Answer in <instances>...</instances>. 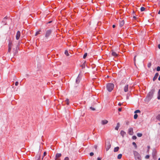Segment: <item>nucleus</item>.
<instances>
[{
	"mask_svg": "<svg viewBox=\"0 0 160 160\" xmlns=\"http://www.w3.org/2000/svg\"><path fill=\"white\" fill-rule=\"evenodd\" d=\"M52 32V30L51 29H49L46 31L45 34V38L48 39V38L50 36Z\"/></svg>",
	"mask_w": 160,
	"mask_h": 160,
	"instance_id": "obj_4",
	"label": "nucleus"
},
{
	"mask_svg": "<svg viewBox=\"0 0 160 160\" xmlns=\"http://www.w3.org/2000/svg\"><path fill=\"white\" fill-rule=\"evenodd\" d=\"M97 147L98 146L97 145H95L94 146V148L96 149H97Z\"/></svg>",
	"mask_w": 160,
	"mask_h": 160,
	"instance_id": "obj_45",
	"label": "nucleus"
},
{
	"mask_svg": "<svg viewBox=\"0 0 160 160\" xmlns=\"http://www.w3.org/2000/svg\"><path fill=\"white\" fill-rule=\"evenodd\" d=\"M158 48L160 49V44H159L158 46Z\"/></svg>",
	"mask_w": 160,
	"mask_h": 160,
	"instance_id": "obj_49",
	"label": "nucleus"
},
{
	"mask_svg": "<svg viewBox=\"0 0 160 160\" xmlns=\"http://www.w3.org/2000/svg\"><path fill=\"white\" fill-rule=\"evenodd\" d=\"M148 151L149 149L150 148V146H148Z\"/></svg>",
	"mask_w": 160,
	"mask_h": 160,
	"instance_id": "obj_48",
	"label": "nucleus"
},
{
	"mask_svg": "<svg viewBox=\"0 0 160 160\" xmlns=\"http://www.w3.org/2000/svg\"><path fill=\"white\" fill-rule=\"evenodd\" d=\"M158 14H160V10L159 11Z\"/></svg>",
	"mask_w": 160,
	"mask_h": 160,
	"instance_id": "obj_54",
	"label": "nucleus"
},
{
	"mask_svg": "<svg viewBox=\"0 0 160 160\" xmlns=\"http://www.w3.org/2000/svg\"><path fill=\"white\" fill-rule=\"evenodd\" d=\"M141 11H143L145 10V8L143 7H142L140 9Z\"/></svg>",
	"mask_w": 160,
	"mask_h": 160,
	"instance_id": "obj_30",
	"label": "nucleus"
},
{
	"mask_svg": "<svg viewBox=\"0 0 160 160\" xmlns=\"http://www.w3.org/2000/svg\"><path fill=\"white\" fill-rule=\"evenodd\" d=\"M119 127H120V124L119 122H118L117 123V126H116V127L115 128V130H118Z\"/></svg>",
	"mask_w": 160,
	"mask_h": 160,
	"instance_id": "obj_18",
	"label": "nucleus"
},
{
	"mask_svg": "<svg viewBox=\"0 0 160 160\" xmlns=\"http://www.w3.org/2000/svg\"><path fill=\"white\" fill-rule=\"evenodd\" d=\"M112 55L114 57H117L118 56V54L113 50H112Z\"/></svg>",
	"mask_w": 160,
	"mask_h": 160,
	"instance_id": "obj_16",
	"label": "nucleus"
},
{
	"mask_svg": "<svg viewBox=\"0 0 160 160\" xmlns=\"http://www.w3.org/2000/svg\"><path fill=\"white\" fill-rule=\"evenodd\" d=\"M40 32L41 30H39L38 31L36 32L35 34V36H37L38 35L40 34Z\"/></svg>",
	"mask_w": 160,
	"mask_h": 160,
	"instance_id": "obj_23",
	"label": "nucleus"
},
{
	"mask_svg": "<svg viewBox=\"0 0 160 160\" xmlns=\"http://www.w3.org/2000/svg\"><path fill=\"white\" fill-rule=\"evenodd\" d=\"M137 135L138 137H140L142 136V134L141 133H138Z\"/></svg>",
	"mask_w": 160,
	"mask_h": 160,
	"instance_id": "obj_26",
	"label": "nucleus"
},
{
	"mask_svg": "<svg viewBox=\"0 0 160 160\" xmlns=\"http://www.w3.org/2000/svg\"><path fill=\"white\" fill-rule=\"evenodd\" d=\"M64 160H69V158L68 157H66L65 158Z\"/></svg>",
	"mask_w": 160,
	"mask_h": 160,
	"instance_id": "obj_41",
	"label": "nucleus"
},
{
	"mask_svg": "<svg viewBox=\"0 0 160 160\" xmlns=\"http://www.w3.org/2000/svg\"><path fill=\"white\" fill-rule=\"evenodd\" d=\"M158 160H160V158H159Z\"/></svg>",
	"mask_w": 160,
	"mask_h": 160,
	"instance_id": "obj_56",
	"label": "nucleus"
},
{
	"mask_svg": "<svg viewBox=\"0 0 160 160\" xmlns=\"http://www.w3.org/2000/svg\"><path fill=\"white\" fill-rule=\"evenodd\" d=\"M119 149V147H115L114 148V152H117L118 151Z\"/></svg>",
	"mask_w": 160,
	"mask_h": 160,
	"instance_id": "obj_19",
	"label": "nucleus"
},
{
	"mask_svg": "<svg viewBox=\"0 0 160 160\" xmlns=\"http://www.w3.org/2000/svg\"><path fill=\"white\" fill-rule=\"evenodd\" d=\"M151 66V63H149L148 65V68H150Z\"/></svg>",
	"mask_w": 160,
	"mask_h": 160,
	"instance_id": "obj_35",
	"label": "nucleus"
},
{
	"mask_svg": "<svg viewBox=\"0 0 160 160\" xmlns=\"http://www.w3.org/2000/svg\"><path fill=\"white\" fill-rule=\"evenodd\" d=\"M122 156V154H119L117 157V158L118 159H120L121 158Z\"/></svg>",
	"mask_w": 160,
	"mask_h": 160,
	"instance_id": "obj_20",
	"label": "nucleus"
},
{
	"mask_svg": "<svg viewBox=\"0 0 160 160\" xmlns=\"http://www.w3.org/2000/svg\"><path fill=\"white\" fill-rule=\"evenodd\" d=\"M133 154L136 160H142L141 155L137 152L134 151Z\"/></svg>",
	"mask_w": 160,
	"mask_h": 160,
	"instance_id": "obj_3",
	"label": "nucleus"
},
{
	"mask_svg": "<svg viewBox=\"0 0 160 160\" xmlns=\"http://www.w3.org/2000/svg\"><path fill=\"white\" fill-rule=\"evenodd\" d=\"M20 32L19 31H18L16 35V39L17 40H18L19 39L20 37Z\"/></svg>",
	"mask_w": 160,
	"mask_h": 160,
	"instance_id": "obj_6",
	"label": "nucleus"
},
{
	"mask_svg": "<svg viewBox=\"0 0 160 160\" xmlns=\"http://www.w3.org/2000/svg\"><path fill=\"white\" fill-rule=\"evenodd\" d=\"M115 27V25H112V27L113 28H114Z\"/></svg>",
	"mask_w": 160,
	"mask_h": 160,
	"instance_id": "obj_51",
	"label": "nucleus"
},
{
	"mask_svg": "<svg viewBox=\"0 0 160 160\" xmlns=\"http://www.w3.org/2000/svg\"><path fill=\"white\" fill-rule=\"evenodd\" d=\"M158 75H159V74L158 73H156L155 74L154 76V77L153 78V81H155L157 79V78Z\"/></svg>",
	"mask_w": 160,
	"mask_h": 160,
	"instance_id": "obj_11",
	"label": "nucleus"
},
{
	"mask_svg": "<svg viewBox=\"0 0 160 160\" xmlns=\"http://www.w3.org/2000/svg\"><path fill=\"white\" fill-rule=\"evenodd\" d=\"M51 22H52V21H51L49 22H48V23H51Z\"/></svg>",
	"mask_w": 160,
	"mask_h": 160,
	"instance_id": "obj_55",
	"label": "nucleus"
},
{
	"mask_svg": "<svg viewBox=\"0 0 160 160\" xmlns=\"http://www.w3.org/2000/svg\"><path fill=\"white\" fill-rule=\"evenodd\" d=\"M80 82V79L78 77L76 80V82L77 83H78Z\"/></svg>",
	"mask_w": 160,
	"mask_h": 160,
	"instance_id": "obj_24",
	"label": "nucleus"
},
{
	"mask_svg": "<svg viewBox=\"0 0 160 160\" xmlns=\"http://www.w3.org/2000/svg\"><path fill=\"white\" fill-rule=\"evenodd\" d=\"M122 104L120 103V102H119L118 103V105L119 106H121L122 105Z\"/></svg>",
	"mask_w": 160,
	"mask_h": 160,
	"instance_id": "obj_47",
	"label": "nucleus"
},
{
	"mask_svg": "<svg viewBox=\"0 0 160 160\" xmlns=\"http://www.w3.org/2000/svg\"><path fill=\"white\" fill-rule=\"evenodd\" d=\"M128 133L129 134L132 135L133 134V128H130L128 129Z\"/></svg>",
	"mask_w": 160,
	"mask_h": 160,
	"instance_id": "obj_7",
	"label": "nucleus"
},
{
	"mask_svg": "<svg viewBox=\"0 0 160 160\" xmlns=\"http://www.w3.org/2000/svg\"><path fill=\"white\" fill-rule=\"evenodd\" d=\"M158 99H160V89L159 90L158 92Z\"/></svg>",
	"mask_w": 160,
	"mask_h": 160,
	"instance_id": "obj_22",
	"label": "nucleus"
},
{
	"mask_svg": "<svg viewBox=\"0 0 160 160\" xmlns=\"http://www.w3.org/2000/svg\"><path fill=\"white\" fill-rule=\"evenodd\" d=\"M90 108L93 111H94L95 110V108L92 107H90Z\"/></svg>",
	"mask_w": 160,
	"mask_h": 160,
	"instance_id": "obj_39",
	"label": "nucleus"
},
{
	"mask_svg": "<svg viewBox=\"0 0 160 160\" xmlns=\"http://www.w3.org/2000/svg\"><path fill=\"white\" fill-rule=\"evenodd\" d=\"M18 52V50L17 47H16L15 49V48H13V54L14 55H15L17 54Z\"/></svg>",
	"mask_w": 160,
	"mask_h": 160,
	"instance_id": "obj_15",
	"label": "nucleus"
},
{
	"mask_svg": "<svg viewBox=\"0 0 160 160\" xmlns=\"http://www.w3.org/2000/svg\"><path fill=\"white\" fill-rule=\"evenodd\" d=\"M85 62H84L83 64V65L82 66H81L82 67V68H84L85 67Z\"/></svg>",
	"mask_w": 160,
	"mask_h": 160,
	"instance_id": "obj_37",
	"label": "nucleus"
},
{
	"mask_svg": "<svg viewBox=\"0 0 160 160\" xmlns=\"http://www.w3.org/2000/svg\"><path fill=\"white\" fill-rule=\"evenodd\" d=\"M108 122V121L106 120H102L101 121V124L102 125H104L107 124Z\"/></svg>",
	"mask_w": 160,
	"mask_h": 160,
	"instance_id": "obj_10",
	"label": "nucleus"
},
{
	"mask_svg": "<svg viewBox=\"0 0 160 160\" xmlns=\"http://www.w3.org/2000/svg\"><path fill=\"white\" fill-rule=\"evenodd\" d=\"M158 80H159L160 81V75H159V78H158Z\"/></svg>",
	"mask_w": 160,
	"mask_h": 160,
	"instance_id": "obj_52",
	"label": "nucleus"
},
{
	"mask_svg": "<svg viewBox=\"0 0 160 160\" xmlns=\"http://www.w3.org/2000/svg\"><path fill=\"white\" fill-rule=\"evenodd\" d=\"M94 155V153L92 152H91L90 153V155L91 156H92Z\"/></svg>",
	"mask_w": 160,
	"mask_h": 160,
	"instance_id": "obj_40",
	"label": "nucleus"
},
{
	"mask_svg": "<svg viewBox=\"0 0 160 160\" xmlns=\"http://www.w3.org/2000/svg\"><path fill=\"white\" fill-rule=\"evenodd\" d=\"M120 134L122 136V137H123L125 135V134H126V133L123 131L122 130L121 131Z\"/></svg>",
	"mask_w": 160,
	"mask_h": 160,
	"instance_id": "obj_17",
	"label": "nucleus"
},
{
	"mask_svg": "<svg viewBox=\"0 0 160 160\" xmlns=\"http://www.w3.org/2000/svg\"><path fill=\"white\" fill-rule=\"evenodd\" d=\"M132 144V145H133L135 147V148H137V145L136 143H135V142H133Z\"/></svg>",
	"mask_w": 160,
	"mask_h": 160,
	"instance_id": "obj_31",
	"label": "nucleus"
},
{
	"mask_svg": "<svg viewBox=\"0 0 160 160\" xmlns=\"http://www.w3.org/2000/svg\"><path fill=\"white\" fill-rule=\"evenodd\" d=\"M140 111L139 110H137L134 111L135 113H140Z\"/></svg>",
	"mask_w": 160,
	"mask_h": 160,
	"instance_id": "obj_25",
	"label": "nucleus"
},
{
	"mask_svg": "<svg viewBox=\"0 0 160 160\" xmlns=\"http://www.w3.org/2000/svg\"><path fill=\"white\" fill-rule=\"evenodd\" d=\"M18 82H16L15 83V85L16 86H18Z\"/></svg>",
	"mask_w": 160,
	"mask_h": 160,
	"instance_id": "obj_43",
	"label": "nucleus"
},
{
	"mask_svg": "<svg viewBox=\"0 0 160 160\" xmlns=\"http://www.w3.org/2000/svg\"><path fill=\"white\" fill-rule=\"evenodd\" d=\"M62 155L61 153H57L56 155V160H60V159L58 158L61 157Z\"/></svg>",
	"mask_w": 160,
	"mask_h": 160,
	"instance_id": "obj_8",
	"label": "nucleus"
},
{
	"mask_svg": "<svg viewBox=\"0 0 160 160\" xmlns=\"http://www.w3.org/2000/svg\"><path fill=\"white\" fill-rule=\"evenodd\" d=\"M47 154V153L46 152H44L43 153V157H42V159H43V158Z\"/></svg>",
	"mask_w": 160,
	"mask_h": 160,
	"instance_id": "obj_36",
	"label": "nucleus"
},
{
	"mask_svg": "<svg viewBox=\"0 0 160 160\" xmlns=\"http://www.w3.org/2000/svg\"><path fill=\"white\" fill-rule=\"evenodd\" d=\"M137 56L136 55H135V56H134V64L135 65H136V63H135V62H136V57Z\"/></svg>",
	"mask_w": 160,
	"mask_h": 160,
	"instance_id": "obj_34",
	"label": "nucleus"
},
{
	"mask_svg": "<svg viewBox=\"0 0 160 160\" xmlns=\"http://www.w3.org/2000/svg\"><path fill=\"white\" fill-rule=\"evenodd\" d=\"M126 124L127 125H128L129 124V122H128V121H127L126 122Z\"/></svg>",
	"mask_w": 160,
	"mask_h": 160,
	"instance_id": "obj_44",
	"label": "nucleus"
},
{
	"mask_svg": "<svg viewBox=\"0 0 160 160\" xmlns=\"http://www.w3.org/2000/svg\"><path fill=\"white\" fill-rule=\"evenodd\" d=\"M40 153H38L36 156L35 158V160H40Z\"/></svg>",
	"mask_w": 160,
	"mask_h": 160,
	"instance_id": "obj_9",
	"label": "nucleus"
},
{
	"mask_svg": "<svg viewBox=\"0 0 160 160\" xmlns=\"http://www.w3.org/2000/svg\"><path fill=\"white\" fill-rule=\"evenodd\" d=\"M133 18L135 19H136V17L134 16L133 17Z\"/></svg>",
	"mask_w": 160,
	"mask_h": 160,
	"instance_id": "obj_53",
	"label": "nucleus"
},
{
	"mask_svg": "<svg viewBox=\"0 0 160 160\" xmlns=\"http://www.w3.org/2000/svg\"><path fill=\"white\" fill-rule=\"evenodd\" d=\"M132 138L133 139H136L137 138V137L136 136H133L132 137Z\"/></svg>",
	"mask_w": 160,
	"mask_h": 160,
	"instance_id": "obj_42",
	"label": "nucleus"
},
{
	"mask_svg": "<svg viewBox=\"0 0 160 160\" xmlns=\"http://www.w3.org/2000/svg\"><path fill=\"white\" fill-rule=\"evenodd\" d=\"M87 55H88L87 53H85L84 54V55L83 56V58L84 59H85L86 58V57H87Z\"/></svg>",
	"mask_w": 160,
	"mask_h": 160,
	"instance_id": "obj_27",
	"label": "nucleus"
},
{
	"mask_svg": "<svg viewBox=\"0 0 160 160\" xmlns=\"http://www.w3.org/2000/svg\"><path fill=\"white\" fill-rule=\"evenodd\" d=\"M124 22L123 20H122L120 21V26L122 27L124 24Z\"/></svg>",
	"mask_w": 160,
	"mask_h": 160,
	"instance_id": "obj_14",
	"label": "nucleus"
},
{
	"mask_svg": "<svg viewBox=\"0 0 160 160\" xmlns=\"http://www.w3.org/2000/svg\"><path fill=\"white\" fill-rule=\"evenodd\" d=\"M157 119L160 121V115H158L157 116Z\"/></svg>",
	"mask_w": 160,
	"mask_h": 160,
	"instance_id": "obj_32",
	"label": "nucleus"
},
{
	"mask_svg": "<svg viewBox=\"0 0 160 160\" xmlns=\"http://www.w3.org/2000/svg\"><path fill=\"white\" fill-rule=\"evenodd\" d=\"M111 145L109 143L106 147V150L108 151L109 148H111Z\"/></svg>",
	"mask_w": 160,
	"mask_h": 160,
	"instance_id": "obj_12",
	"label": "nucleus"
},
{
	"mask_svg": "<svg viewBox=\"0 0 160 160\" xmlns=\"http://www.w3.org/2000/svg\"><path fill=\"white\" fill-rule=\"evenodd\" d=\"M157 70L158 71H160V67L159 66H158L157 68Z\"/></svg>",
	"mask_w": 160,
	"mask_h": 160,
	"instance_id": "obj_33",
	"label": "nucleus"
},
{
	"mask_svg": "<svg viewBox=\"0 0 160 160\" xmlns=\"http://www.w3.org/2000/svg\"><path fill=\"white\" fill-rule=\"evenodd\" d=\"M65 102L67 105L69 104V99H67L65 100Z\"/></svg>",
	"mask_w": 160,
	"mask_h": 160,
	"instance_id": "obj_28",
	"label": "nucleus"
},
{
	"mask_svg": "<svg viewBox=\"0 0 160 160\" xmlns=\"http://www.w3.org/2000/svg\"><path fill=\"white\" fill-rule=\"evenodd\" d=\"M98 160H101V159L99 158H97Z\"/></svg>",
	"mask_w": 160,
	"mask_h": 160,
	"instance_id": "obj_50",
	"label": "nucleus"
},
{
	"mask_svg": "<svg viewBox=\"0 0 160 160\" xmlns=\"http://www.w3.org/2000/svg\"><path fill=\"white\" fill-rule=\"evenodd\" d=\"M128 85H127L125 86L124 87V91L125 92H127L128 91Z\"/></svg>",
	"mask_w": 160,
	"mask_h": 160,
	"instance_id": "obj_13",
	"label": "nucleus"
},
{
	"mask_svg": "<svg viewBox=\"0 0 160 160\" xmlns=\"http://www.w3.org/2000/svg\"><path fill=\"white\" fill-rule=\"evenodd\" d=\"M138 117V115L137 114H135L134 116V118L135 119H136Z\"/></svg>",
	"mask_w": 160,
	"mask_h": 160,
	"instance_id": "obj_29",
	"label": "nucleus"
},
{
	"mask_svg": "<svg viewBox=\"0 0 160 160\" xmlns=\"http://www.w3.org/2000/svg\"><path fill=\"white\" fill-rule=\"evenodd\" d=\"M114 85L112 83H108L107 84L106 88L108 91L111 92L114 88Z\"/></svg>",
	"mask_w": 160,
	"mask_h": 160,
	"instance_id": "obj_1",
	"label": "nucleus"
},
{
	"mask_svg": "<svg viewBox=\"0 0 160 160\" xmlns=\"http://www.w3.org/2000/svg\"><path fill=\"white\" fill-rule=\"evenodd\" d=\"M65 54L67 56H69V54L68 53V51L67 50H66L65 51Z\"/></svg>",
	"mask_w": 160,
	"mask_h": 160,
	"instance_id": "obj_21",
	"label": "nucleus"
},
{
	"mask_svg": "<svg viewBox=\"0 0 160 160\" xmlns=\"http://www.w3.org/2000/svg\"><path fill=\"white\" fill-rule=\"evenodd\" d=\"M149 157H150V156H149V155H146V157H145V158H146V159H148V158H149Z\"/></svg>",
	"mask_w": 160,
	"mask_h": 160,
	"instance_id": "obj_38",
	"label": "nucleus"
},
{
	"mask_svg": "<svg viewBox=\"0 0 160 160\" xmlns=\"http://www.w3.org/2000/svg\"><path fill=\"white\" fill-rule=\"evenodd\" d=\"M12 46V42H9V43H8V52H10V51H11Z\"/></svg>",
	"mask_w": 160,
	"mask_h": 160,
	"instance_id": "obj_5",
	"label": "nucleus"
},
{
	"mask_svg": "<svg viewBox=\"0 0 160 160\" xmlns=\"http://www.w3.org/2000/svg\"><path fill=\"white\" fill-rule=\"evenodd\" d=\"M155 91V89H153L151 90L148 93L147 96V98L148 100H150L152 98Z\"/></svg>",
	"mask_w": 160,
	"mask_h": 160,
	"instance_id": "obj_2",
	"label": "nucleus"
},
{
	"mask_svg": "<svg viewBox=\"0 0 160 160\" xmlns=\"http://www.w3.org/2000/svg\"><path fill=\"white\" fill-rule=\"evenodd\" d=\"M118 110L119 112H121L122 110V108H118Z\"/></svg>",
	"mask_w": 160,
	"mask_h": 160,
	"instance_id": "obj_46",
	"label": "nucleus"
}]
</instances>
